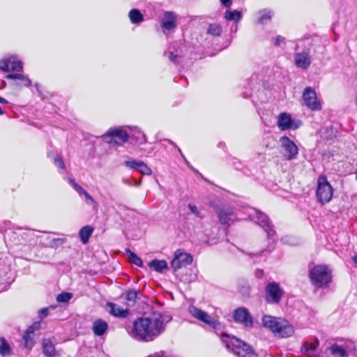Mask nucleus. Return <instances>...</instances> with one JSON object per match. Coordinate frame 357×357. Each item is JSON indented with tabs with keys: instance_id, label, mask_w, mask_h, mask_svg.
<instances>
[{
	"instance_id": "1",
	"label": "nucleus",
	"mask_w": 357,
	"mask_h": 357,
	"mask_svg": "<svg viewBox=\"0 0 357 357\" xmlns=\"http://www.w3.org/2000/svg\"><path fill=\"white\" fill-rule=\"evenodd\" d=\"M171 320V316L155 312L134 321L130 335L137 341H153L163 333Z\"/></svg>"
},
{
	"instance_id": "2",
	"label": "nucleus",
	"mask_w": 357,
	"mask_h": 357,
	"mask_svg": "<svg viewBox=\"0 0 357 357\" xmlns=\"http://www.w3.org/2000/svg\"><path fill=\"white\" fill-rule=\"evenodd\" d=\"M262 324L264 327L270 329L275 336L279 337H289L294 333L293 326L287 321L281 318L264 315L262 317Z\"/></svg>"
},
{
	"instance_id": "3",
	"label": "nucleus",
	"mask_w": 357,
	"mask_h": 357,
	"mask_svg": "<svg viewBox=\"0 0 357 357\" xmlns=\"http://www.w3.org/2000/svg\"><path fill=\"white\" fill-rule=\"evenodd\" d=\"M222 342L237 357H258L257 354L249 344L234 336L223 334Z\"/></svg>"
},
{
	"instance_id": "4",
	"label": "nucleus",
	"mask_w": 357,
	"mask_h": 357,
	"mask_svg": "<svg viewBox=\"0 0 357 357\" xmlns=\"http://www.w3.org/2000/svg\"><path fill=\"white\" fill-rule=\"evenodd\" d=\"M309 277L311 283L317 288H324L332 282V271L328 266L317 265L310 268Z\"/></svg>"
},
{
	"instance_id": "5",
	"label": "nucleus",
	"mask_w": 357,
	"mask_h": 357,
	"mask_svg": "<svg viewBox=\"0 0 357 357\" xmlns=\"http://www.w3.org/2000/svg\"><path fill=\"white\" fill-rule=\"evenodd\" d=\"M333 189L325 176H321L317 181V198L321 204L329 202L333 197Z\"/></svg>"
},
{
	"instance_id": "6",
	"label": "nucleus",
	"mask_w": 357,
	"mask_h": 357,
	"mask_svg": "<svg viewBox=\"0 0 357 357\" xmlns=\"http://www.w3.org/2000/svg\"><path fill=\"white\" fill-rule=\"evenodd\" d=\"M255 220L266 232L267 236L273 243L276 241L275 231L273 225L270 222L268 218L259 211H255V215H252Z\"/></svg>"
},
{
	"instance_id": "7",
	"label": "nucleus",
	"mask_w": 357,
	"mask_h": 357,
	"mask_svg": "<svg viewBox=\"0 0 357 357\" xmlns=\"http://www.w3.org/2000/svg\"><path fill=\"white\" fill-rule=\"evenodd\" d=\"M279 142L283 151V156L286 160H291L296 158L298 149L291 139L287 136H282Z\"/></svg>"
},
{
	"instance_id": "8",
	"label": "nucleus",
	"mask_w": 357,
	"mask_h": 357,
	"mask_svg": "<svg viewBox=\"0 0 357 357\" xmlns=\"http://www.w3.org/2000/svg\"><path fill=\"white\" fill-rule=\"evenodd\" d=\"M283 293V289L278 282H269L266 287V298L270 303L277 304L280 303Z\"/></svg>"
},
{
	"instance_id": "9",
	"label": "nucleus",
	"mask_w": 357,
	"mask_h": 357,
	"mask_svg": "<svg viewBox=\"0 0 357 357\" xmlns=\"http://www.w3.org/2000/svg\"><path fill=\"white\" fill-rule=\"evenodd\" d=\"M303 99L305 105L312 111L321 109V102L318 100L315 91L308 86L306 87L303 93Z\"/></svg>"
},
{
	"instance_id": "10",
	"label": "nucleus",
	"mask_w": 357,
	"mask_h": 357,
	"mask_svg": "<svg viewBox=\"0 0 357 357\" xmlns=\"http://www.w3.org/2000/svg\"><path fill=\"white\" fill-rule=\"evenodd\" d=\"M188 311L193 317L208 324L213 328H216L220 326V323L217 320L211 317L207 312L195 306H190Z\"/></svg>"
},
{
	"instance_id": "11",
	"label": "nucleus",
	"mask_w": 357,
	"mask_h": 357,
	"mask_svg": "<svg viewBox=\"0 0 357 357\" xmlns=\"http://www.w3.org/2000/svg\"><path fill=\"white\" fill-rule=\"evenodd\" d=\"M277 125L280 130H296L300 127L301 121L292 119L289 114L284 112L278 116Z\"/></svg>"
},
{
	"instance_id": "12",
	"label": "nucleus",
	"mask_w": 357,
	"mask_h": 357,
	"mask_svg": "<svg viewBox=\"0 0 357 357\" xmlns=\"http://www.w3.org/2000/svg\"><path fill=\"white\" fill-rule=\"evenodd\" d=\"M233 319L235 322L246 328L253 327V319L249 311L245 307H238L233 312Z\"/></svg>"
},
{
	"instance_id": "13",
	"label": "nucleus",
	"mask_w": 357,
	"mask_h": 357,
	"mask_svg": "<svg viewBox=\"0 0 357 357\" xmlns=\"http://www.w3.org/2000/svg\"><path fill=\"white\" fill-rule=\"evenodd\" d=\"M22 63L15 55L5 57L0 61V70L4 72L22 71Z\"/></svg>"
},
{
	"instance_id": "14",
	"label": "nucleus",
	"mask_w": 357,
	"mask_h": 357,
	"mask_svg": "<svg viewBox=\"0 0 357 357\" xmlns=\"http://www.w3.org/2000/svg\"><path fill=\"white\" fill-rule=\"evenodd\" d=\"M192 262V257L189 253L178 250L174 252V257L172 261L171 266L174 271L181 267L190 264Z\"/></svg>"
},
{
	"instance_id": "15",
	"label": "nucleus",
	"mask_w": 357,
	"mask_h": 357,
	"mask_svg": "<svg viewBox=\"0 0 357 357\" xmlns=\"http://www.w3.org/2000/svg\"><path fill=\"white\" fill-rule=\"evenodd\" d=\"M104 137L105 139L111 137L109 142H114V143L121 145L128 140V135L125 130L118 128L109 130Z\"/></svg>"
},
{
	"instance_id": "16",
	"label": "nucleus",
	"mask_w": 357,
	"mask_h": 357,
	"mask_svg": "<svg viewBox=\"0 0 357 357\" xmlns=\"http://www.w3.org/2000/svg\"><path fill=\"white\" fill-rule=\"evenodd\" d=\"M161 26L165 31H172L177 26V15L172 11H165L161 19Z\"/></svg>"
},
{
	"instance_id": "17",
	"label": "nucleus",
	"mask_w": 357,
	"mask_h": 357,
	"mask_svg": "<svg viewBox=\"0 0 357 357\" xmlns=\"http://www.w3.org/2000/svg\"><path fill=\"white\" fill-rule=\"evenodd\" d=\"M218 217L222 225H229L235 221L236 213L231 207L225 206L218 211Z\"/></svg>"
},
{
	"instance_id": "18",
	"label": "nucleus",
	"mask_w": 357,
	"mask_h": 357,
	"mask_svg": "<svg viewBox=\"0 0 357 357\" xmlns=\"http://www.w3.org/2000/svg\"><path fill=\"white\" fill-rule=\"evenodd\" d=\"M295 65L302 69H307L311 63V58L309 52L303 51L296 53L294 55Z\"/></svg>"
},
{
	"instance_id": "19",
	"label": "nucleus",
	"mask_w": 357,
	"mask_h": 357,
	"mask_svg": "<svg viewBox=\"0 0 357 357\" xmlns=\"http://www.w3.org/2000/svg\"><path fill=\"white\" fill-rule=\"evenodd\" d=\"M106 308L110 314L118 318H126L130 313L128 309H123L120 305L114 303H107Z\"/></svg>"
},
{
	"instance_id": "20",
	"label": "nucleus",
	"mask_w": 357,
	"mask_h": 357,
	"mask_svg": "<svg viewBox=\"0 0 357 357\" xmlns=\"http://www.w3.org/2000/svg\"><path fill=\"white\" fill-rule=\"evenodd\" d=\"M40 327L39 323H34L33 325L29 326L24 335H23V340L24 341V347L28 349H31L34 344V331L36 330H38Z\"/></svg>"
},
{
	"instance_id": "21",
	"label": "nucleus",
	"mask_w": 357,
	"mask_h": 357,
	"mask_svg": "<svg viewBox=\"0 0 357 357\" xmlns=\"http://www.w3.org/2000/svg\"><path fill=\"white\" fill-rule=\"evenodd\" d=\"M43 353L47 357H54L57 356V351L55 348V342L53 339L45 338L42 342Z\"/></svg>"
},
{
	"instance_id": "22",
	"label": "nucleus",
	"mask_w": 357,
	"mask_h": 357,
	"mask_svg": "<svg viewBox=\"0 0 357 357\" xmlns=\"http://www.w3.org/2000/svg\"><path fill=\"white\" fill-rule=\"evenodd\" d=\"M108 330V324L103 319H99L93 323L92 331L97 336L103 335Z\"/></svg>"
},
{
	"instance_id": "23",
	"label": "nucleus",
	"mask_w": 357,
	"mask_h": 357,
	"mask_svg": "<svg viewBox=\"0 0 357 357\" xmlns=\"http://www.w3.org/2000/svg\"><path fill=\"white\" fill-rule=\"evenodd\" d=\"M329 349L335 357H346L348 354V350L346 348V341L343 345L334 344Z\"/></svg>"
},
{
	"instance_id": "24",
	"label": "nucleus",
	"mask_w": 357,
	"mask_h": 357,
	"mask_svg": "<svg viewBox=\"0 0 357 357\" xmlns=\"http://www.w3.org/2000/svg\"><path fill=\"white\" fill-rule=\"evenodd\" d=\"M319 344V340L316 338L312 342H305L303 345L301 350L305 355L312 357Z\"/></svg>"
},
{
	"instance_id": "25",
	"label": "nucleus",
	"mask_w": 357,
	"mask_h": 357,
	"mask_svg": "<svg viewBox=\"0 0 357 357\" xmlns=\"http://www.w3.org/2000/svg\"><path fill=\"white\" fill-rule=\"evenodd\" d=\"M68 183L72 186V188L78 193L81 197H84V201L86 199L89 197L91 195L84 190L80 185L76 183L73 179L68 178Z\"/></svg>"
},
{
	"instance_id": "26",
	"label": "nucleus",
	"mask_w": 357,
	"mask_h": 357,
	"mask_svg": "<svg viewBox=\"0 0 357 357\" xmlns=\"http://www.w3.org/2000/svg\"><path fill=\"white\" fill-rule=\"evenodd\" d=\"M93 231V228L89 225L83 227L79 232L81 241L86 244Z\"/></svg>"
},
{
	"instance_id": "27",
	"label": "nucleus",
	"mask_w": 357,
	"mask_h": 357,
	"mask_svg": "<svg viewBox=\"0 0 357 357\" xmlns=\"http://www.w3.org/2000/svg\"><path fill=\"white\" fill-rule=\"evenodd\" d=\"M6 78L7 79H19L22 81L21 86H29L31 85V79L27 76H25L22 74H9L6 76Z\"/></svg>"
},
{
	"instance_id": "28",
	"label": "nucleus",
	"mask_w": 357,
	"mask_h": 357,
	"mask_svg": "<svg viewBox=\"0 0 357 357\" xmlns=\"http://www.w3.org/2000/svg\"><path fill=\"white\" fill-rule=\"evenodd\" d=\"M149 266L155 271L161 273L167 269V263L165 260L153 259L149 263Z\"/></svg>"
},
{
	"instance_id": "29",
	"label": "nucleus",
	"mask_w": 357,
	"mask_h": 357,
	"mask_svg": "<svg viewBox=\"0 0 357 357\" xmlns=\"http://www.w3.org/2000/svg\"><path fill=\"white\" fill-rule=\"evenodd\" d=\"M128 17L132 24H139L144 20L143 15L138 9L136 8H133L130 10Z\"/></svg>"
},
{
	"instance_id": "30",
	"label": "nucleus",
	"mask_w": 357,
	"mask_h": 357,
	"mask_svg": "<svg viewBox=\"0 0 357 357\" xmlns=\"http://www.w3.org/2000/svg\"><path fill=\"white\" fill-rule=\"evenodd\" d=\"M242 17V13L236 10H227L225 13V18L227 21H235L236 22H238L241 20Z\"/></svg>"
},
{
	"instance_id": "31",
	"label": "nucleus",
	"mask_w": 357,
	"mask_h": 357,
	"mask_svg": "<svg viewBox=\"0 0 357 357\" xmlns=\"http://www.w3.org/2000/svg\"><path fill=\"white\" fill-rule=\"evenodd\" d=\"M12 354V349L9 344V343L6 341V340L1 337H0V354L1 356L5 357L7 356H10Z\"/></svg>"
},
{
	"instance_id": "32",
	"label": "nucleus",
	"mask_w": 357,
	"mask_h": 357,
	"mask_svg": "<svg viewBox=\"0 0 357 357\" xmlns=\"http://www.w3.org/2000/svg\"><path fill=\"white\" fill-rule=\"evenodd\" d=\"M258 22L259 24H266L271 20L273 12L270 10H262L259 11Z\"/></svg>"
},
{
	"instance_id": "33",
	"label": "nucleus",
	"mask_w": 357,
	"mask_h": 357,
	"mask_svg": "<svg viewBox=\"0 0 357 357\" xmlns=\"http://www.w3.org/2000/svg\"><path fill=\"white\" fill-rule=\"evenodd\" d=\"M222 26L219 24H211L207 29V33L213 36H219L222 33Z\"/></svg>"
},
{
	"instance_id": "34",
	"label": "nucleus",
	"mask_w": 357,
	"mask_h": 357,
	"mask_svg": "<svg viewBox=\"0 0 357 357\" xmlns=\"http://www.w3.org/2000/svg\"><path fill=\"white\" fill-rule=\"evenodd\" d=\"M129 261L135 264L136 266L139 267H142L143 266V261L141 258H139L136 254L130 251V250H128L126 251Z\"/></svg>"
},
{
	"instance_id": "35",
	"label": "nucleus",
	"mask_w": 357,
	"mask_h": 357,
	"mask_svg": "<svg viewBox=\"0 0 357 357\" xmlns=\"http://www.w3.org/2000/svg\"><path fill=\"white\" fill-rule=\"evenodd\" d=\"M346 348L348 350V357H357L356 346L353 341L346 340Z\"/></svg>"
},
{
	"instance_id": "36",
	"label": "nucleus",
	"mask_w": 357,
	"mask_h": 357,
	"mask_svg": "<svg viewBox=\"0 0 357 357\" xmlns=\"http://www.w3.org/2000/svg\"><path fill=\"white\" fill-rule=\"evenodd\" d=\"M141 161L142 160H137L130 158L124 162V165L130 169L135 170L137 172Z\"/></svg>"
},
{
	"instance_id": "37",
	"label": "nucleus",
	"mask_w": 357,
	"mask_h": 357,
	"mask_svg": "<svg viewBox=\"0 0 357 357\" xmlns=\"http://www.w3.org/2000/svg\"><path fill=\"white\" fill-rule=\"evenodd\" d=\"M137 298V292L135 290H130L126 294L127 305L132 306L135 305Z\"/></svg>"
},
{
	"instance_id": "38",
	"label": "nucleus",
	"mask_w": 357,
	"mask_h": 357,
	"mask_svg": "<svg viewBox=\"0 0 357 357\" xmlns=\"http://www.w3.org/2000/svg\"><path fill=\"white\" fill-rule=\"evenodd\" d=\"M137 172L143 175L150 176L152 174V171H151V168L149 167H148V165L143 161H141V163L139 164V167Z\"/></svg>"
},
{
	"instance_id": "39",
	"label": "nucleus",
	"mask_w": 357,
	"mask_h": 357,
	"mask_svg": "<svg viewBox=\"0 0 357 357\" xmlns=\"http://www.w3.org/2000/svg\"><path fill=\"white\" fill-rule=\"evenodd\" d=\"M72 297L73 294L71 293L62 292L57 296L56 301L59 303H66L70 300Z\"/></svg>"
},
{
	"instance_id": "40",
	"label": "nucleus",
	"mask_w": 357,
	"mask_h": 357,
	"mask_svg": "<svg viewBox=\"0 0 357 357\" xmlns=\"http://www.w3.org/2000/svg\"><path fill=\"white\" fill-rule=\"evenodd\" d=\"M84 202L93 211L96 212L98 211V204L91 196L86 199Z\"/></svg>"
},
{
	"instance_id": "41",
	"label": "nucleus",
	"mask_w": 357,
	"mask_h": 357,
	"mask_svg": "<svg viewBox=\"0 0 357 357\" xmlns=\"http://www.w3.org/2000/svg\"><path fill=\"white\" fill-rule=\"evenodd\" d=\"M137 141L139 143H145L146 142V139L145 135L139 129H136L135 130V133L133 134Z\"/></svg>"
},
{
	"instance_id": "42",
	"label": "nucleus",
	"mask_w": 357,
	"mask_h": 357,
	"mask_svg": "<svg viewBox=\"0 0 357 357\" xmlns=\"http://www.w3.org/2000/svg\"><path fill=\"white\" fill-rule=\"evenodd\" d=\"M23 237H24L25 240L31 242L33 241L35 239V237H36L34 231L32 230H27L22 234Z\"/></svg>"
},
{
	"instance_id": "43",
	"label": "nucleus",
	"mask_w": 357,
	"mask_h": 357,
	"mask_svg": "<svg viewBox=\"0 0 357 357\" xmlns=\"http://www.w3.org/2000/svg\"><path fill=\"white\" fill-rule=\"evenodd\" d=\"M54 165L56 166H57L58 167L61 168V169H65V165H64V162L63 161V160L61 158V157L58 155H56L55 157H54Z\"/></svg>"
},
{
	"instance_id": "44",
	"label": "nucleus",
	"mask_w": 357,
	"mask_h": 357,
	"mask_svg": "<svg viewBox=\"0 0 357 357\" xmlns=\"http://www.w3.org/2000/svg\"><path fill=\"white\" fill-rule=\"evenodd\" d=\"M188 208L190 209V212L195 214L197 217L200 216V213L195 205L190 204L188 205Z\"/></svg>"
},
{
	"instance_id": "45",
	"label": "nucleus",
	"mask_w": 357,
	"mask_h": 357,
	"mask_svg": "<svg viewBox=\"0 0 357 357\" xmlns=\"http://www.w3.org/2000/svg\"><path fill=\"white\" fill-rule=\"evenodd\" d=\"M49 309L45 307L39 310L38 316L40 319H44L48 315Z\"/></svg>"
},
{
	"instance_id": "46",
	"label": "nucleus",
	"mask_w": 357,
	"mask_h": 357,
	"mask_svg": "<svg viewBox=\"0 0 357 357\" xmlns=\"http://www.w3.org/2000/svg\"><path fill=\"white\" fill-rule=\"evenodd\" d=\"M285 38L281 36H278L275 39V45L280 46L282 43H284Z\"/></svg>"
},
{
	"instance_id": "47",
	"label": "nucleus",
	"mask_w": 357,
	"mask_h": 357,
	"mask_svg": "<svg viewBox=\"0 0 357 357\" xmlns=\"http://www.w3.org/2000/svg\"><path fill=\"white\" fill-rule=\"evenodd\" d=\"M167 57L169 58V59L173 62V63H176L177 62V59H178V56L176 54H174L173 52H168L166 54Z\"/></svg>"
},
{
	"instance_id": "48",
	"label": "nucleus",
	"mask_w": 357,
	"mask_h": 357,
	"mask_svg": "<svg viewBox=\"0 0 357 357\" xmlns=\"http://www.w3.org/2000/svg\"><path fill=\"white\" fill-rule=\"evenodd\" d=\"M222 6L229 8L232 4V0H220Z\"/></svg>"
},
{
	"instance_id": "49",
	"label": "nucleus",
	"mask_w": 357,
	"mask_h": 357,
	"mask_svg": "<svg viewBox=\"0 0 357 357\" xmlns=\"http://www.w3.org/2000/svg\"><path fill=\"white\" fill-rule=\"evenodd\" d=\"M63 243V240L61 238H54L51 242V246H54V245L62 244Z\"/></svg>"
},
{
	"instance_id": "50",
	"label": "nucleus",
	"mask_w": 357,
	"mask_h": 357,
	"mask_svg": "<svg viewBox=\"0 0 357 357\" xmlns=\"http://www.w3.org/2000/svg\"><path fill=\"white\" fill-rule=\"evenodd\" d=\"M255 275L257 278H261L264 275V272L262 270H257L255 273Z\"/></svg>"
},
{
	"instance_id": "51",
	"label": "nucleus",
	"mask_w": 357,
	"mask_h": 357,
	"mask_svg": "<svg viewBox=\"0 0 357 357\" xmlns=\"http://www.w3.org/2000/svg\"><path fill=\"white\" fill-rule=\"evenodd\" d=\"M249 291V287L247 285V284H245L243 287V289H242V292L243 294H247L248 293Z\"/></svg>"
},
{
	"instance_id": "52",
	"label": "nucleus",
	"mask_w": 357,
	"mask_h": 357,
	"mask_svg": "<svg viewBox=\"0 0 357 357\" xmlns=\"http://www.w3.org/2000/svg\"><path fill=\"white\" fill-rule=\"evenodd\" d=\"M159 353H162V357H178V356H177L176 355H173V354H167L164 351H160Z\"/></svg>"
},
{
	"instance_id": "53",
	"label": "nucleus",
	"mask_w": 357,
	"mask_h": 357,
	"mask_svg": "<svg viewBox=\"0 0 357 357\" xmlns=\"http://www.w3.org/2000/svg\"><path fill=\"white\" fill-rule=\"evenodd\" d=\"M8 102L3 98L0 96V103L7 104Z\"/></svg>"
},
{
	"instance_id": "54",
	"label": "nucleus",
	"mask_w": 357,
	"mask_h": 357,
	"mask_svg": "<svg viewBox=\"0 0 357 357\" xmlns=\"http://www.w3.org/2000/svg\"><path fill=\"white\" fill-rule=\"evenodd\" d=\"M122 181H123V183H125L126 185H132L131 183L128 179L123 178L122 180Z\"/></svg>"
},
{
	"instance_id": "55",
	"label": "nucleus",
	"mask_w": 357,
	"mask_h": 357,
	"mask_svg": "<svg viewBox=\"0 0 357 357\" xmlns=\"http://www.w3.org/2000/svg\"><path fill=\"white\" fill-rule=\"evenodd\" d=\"M140 183H141V181H135V185L139 186L140 185Z\"/></svg>"
},
{
	"instance_id": "56",
	"label": "nucleus",
	"mask_w": 357,
	"mask_h": 357,
	"mask_svg": "<svg viewBox=\"0 0 357 357\" xmlns=\"http://www.w3.org/2000/svg\"><path fill=\"white\" fill-rule=\"evenodd\" d=\"M354 263L357 265V256H355V257H354Z\"/></svg>"
},
{
	"instance_id": "57",
	"label": "nucleus",
	"mask_w": 357,
	"mask_h": 357,
	"mask_svg": "<svg viewBox=\"0 0 357 357\" xmlns=\"http://www.w3.org/2000/svg\"><path fill=\"white\" fill-rule=\"evenodd\" d=\"M4 114V110L0 107V114Z\"/></svg>"
},
{
	"instance_id": "58",
	"label": "nucleus",
	"mask_w": 357,
	"mask_h": 357,
	"mask_svg": "<svg viewBox=\"0 0 357 357\" xmlns=\"http://www.w3.org/2000/svg\"><path fill=\"white\" fill-rule=\"evenodd\" d=\"M178 151H179V153H181V155L182 158H183L185 159V157H184V155H183V153H182V152H181V149H178Z\"/></svg>"
},
{
	"instance_id": "59",
	"label": "nucleus",
	"mask_w": 357,
	"mask_h": 357,
	"mask_svg": "<svg viewBox=\"0 0 357 357\" xmlns=\"http://www.w3.org/2000/svg\"><path fill=\"white\" fill-rule=\"evenodd\" d=\"M35 87H36V89H37V91H39V89H38L39 86H38V84H35Z\"/></svg>"
},
{
	"instance_id": "60",
	"label": "nucleus",
	"mask_w": 357,
	"mask_h": 357,
	"mask_svg": "<svg viewBox=\"0 0 357 357\" xmlns=\"http://www.w3.org/2000/svg\"><path fill=\"white\" fill-rule=\"evenodd\" d=\"M355 103L357 105V94L356 95V98H355Z\"/></svg>"
},
{
	"instance_id": "61",
	"label": "nucleus",
	"mask_w": 357,
	"mask_h": 357,
	"mask_svg": "<svg viewBox=\"0 0 357 357\" xmlns=\"http://www.w3.org/2000/svg\"><path fill=\"white\" fill-rule=\"evenodd\" d=\"M13 85H15V86H20V84L19 83L16 82V83H14Z\"/></svg>"
},
{
	"instance_id": "62",
	"label": "nucleus",
	"mask_w": 357,
	"mask_h": 357,
	"mask_svg": "<svg viewBox=\"0 0 357 357\" xmlns=\"http://www.w3.org/2000/svg\"><path fill=\"white\" fill-rule=\"evenodd\" d=\"M223 145H224V144H222V143H220V144H219V146H223Z\"/></svg>"
},
{
	"instance_id": "63",
	"label": "nucleus",
	"mask_w": 357,
	"mask_h": 357,
	"mask_svg": "<svg viewBox=\"0 0 357 357\" xmlns=\"http://www.w3.org/2000/svg\"><path fill=\"white\" fill-rule=\"evenodd\" d=\"M223 145H224V144H222V143H220V144H219V146H223Z\"/></svg>"
},
{
	"instance_id": "64",
	"label": "nucleus",
	"mask_w": 357,
	"mask_h": 357,
	"mask_svg": "<svg viewBox=\"0 0 357 357\" xmlns=\"http://www.w3.org/2000/svg\"><path fill=\"white\" fill-rule=\"evenodd\" d=\"M270 248V246H268V250H269V251H271L272 248Z\"/></svg>"
}]
</instances>
